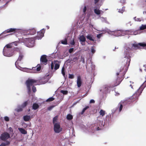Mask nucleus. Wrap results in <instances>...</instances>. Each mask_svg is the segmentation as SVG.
Listing matches in <instances>:
<instances>
[{"mask_svg":"<svg viewBox=\"0 0 146 146\" xmlns=\"http://www.w3.org/2000/svg\"><path fill=\"white\" fill-rule=\"evenodd\" d=\"M83 63H84V58H83Z\"/></svg>","mask_w":146,"mask_h":146,"instance_id":"13d9d810","label":"nucleus"},{"mask_svg":"<svg viewBox=\"0 0 146 146\" xmlns=\"http://www.w3.org/2000/svg\"><path fill=\"white\" fill-rule=\"evenodd\" d=\"M0 146H5V143H1V144L0 145Z\"/></svg>","mask_w":146,"mask_h":146,"instance_id":"5fc2aeb1","label":"nucleus"},{"mask_svg":"<svg viewBox=\"0 0 146 146\" xmlns=\"http://www.w3.org/2000/svg\"><path fill=\"white\" fill-rule=\"evenodd\" d=\"M10 142L9 141H7L5 143V146H6V145H9L10 144Z\"/></svg>","mask_w":146,"mask_h":146,"instance_id":"3c124183","label":"nucleus"},{"mask_svg":"<svg viewBox=\"0 0 146 146\" xmlns=\"http://www.w3.org/2000/svg\"><path fill=\"white\" fill-rule=\"evenodd\" d=\"M129 86L131 87V88L132 89H133V87L134 86V83L133 82H131V81L130 82V83L129 84Z\"/></svg>","mask_w":146,"mask_h":146,"instance_id":"c85d7f7f","label":"nucleus"},{"mask_svg":"<svg viewBox=\"0 0 146 146\" xmlns=\"http://www.w3.org/2000/svg\"><path fill=\"white\" fill-rule=\"evenodd\" d=\"M86 6H85L84 7V8L83 9V12L84 13H85L86 12Z\"/></svg>","mask_w":146,"mask_h":146,"instance_id":"603ef678","label":"nucleus"},{"mask_svg":"<svg viewBox=\"0 0 146 146\" xmlns=\"http://www.w3.org/2000/svg\"><path fill=\"white\" fill-rule=\"evenodd\" d=\"M54 100V98L53 97H50L48 99L46 100V102H50L53 101Z\"/></svg>","mask_w":146,"mask_h":146,"instance_id":"c756f323","label":"nucleus"},{"mask_svg":"<svg viewBox=\"0 0 146 146\" xmlns=\"http://www.w3.org/2000/svg\"><path fill=\"white\" fill-rule=\"evenodd\" d=\"M16 29L14 28H10L7 29V30L3 32L0 35V36L2 35L3 34H6L7 33H11L13 32H15Z\"/></svg>","mask_w":146,"mask_h":146,"instance_id":"ddd939ff","label":"nucleus"},{"mask_svg":"<svg viewBox=\"0 0 146 146\" xmlns=\"http://www.w3.org/2000/svg\"><path fill=\"white\" fill-rule=\"evenodd\" d=\"M36 31L34 29H31L28 30L27 31H25V33H26L25 35H34L36 33Z\"/></svg>","mask_w":146,"mask_h":146,"instance_id":"f8f14e48","label":"nucleus"},{"mask_svg":"<svg viewBox=\"0 0 146 146\" xmlns=\"http://www.w3.org/2000/svg\"><path fill=\"white\" fill-rule=\"evenodd\" d=\"M54 130L56 133H59L62 130V128L60 127L59 123H56L54 125Z\"/></svg>","mask_w":146,"mask_h":146,"instance_id":"423d86ee","label":"nucleus"},{"mask_svg":"<svg viewBox=\"0 0 146 146\" xmlns=\"http://www.w3.org/2000/svg\"><path fill=\"white\" fill-rule=\"evenodd\" d=\"M62 73L64 76H65V72H64V68L63 67L62 69Z\"/></svg>","mask_w":146,"mask_h":146,"instance_id":"e433bc0d","label":"nucleus"},{"mask_svg":"<svg viewBox=\"0 0 146 146\" xmlns=\"http://www.w3.org/2000/svg\"><path fill=\"white\" fill-rule=\"evenodd\" d=\"M91 51L92 54H94L95 52V50L94 46H92L91 48Z\"/></svg>","mask_w":146,"mask_h":146,"instance_id":"4c0bfd02","label":"nucleus"},{"mask_svg":"<svg viewBox=\"0 0 146 146\" xmlns=\"http://www.w3.org/2000/svg\"><path fill=\"white\" fill-rule=\"evenodd\" d=\"M113 34L116 36H121L122 35V32L121 30L115 31L113 32Z\"/></svg>","mask_w":146,"mask_h":146,"instance_id":"dca6fc26","label":"nucleus"},{"mask_svg":"<svg viewBox=\"0 0 146 146\" xmlns=\"http://www.w3.org/2000/svg\"><path fill=\"white\" fill-rule=\"evenodd\" d=\"M26 42L28 47H33L34 46L35 43L34 39L32 38H26Z\"/></svg>","mask_w":146,"mask_h":146,"instance_id":"0eeeda50","label":"nucleus"},{"mask_svg":"<svg viewBox=\"0 0 146 146\" xmlns=\"http://www.w3.org/2000/svg\"><path fill=\"white\" fill-rule=\"evenodd\" d=\"M36 68V67H33V69L35 70L34 71L35 72H36L37 71H39L41 70V67L39 64H38Z\"/></svg>","mask_w":146,"mask_h":146,"instance_id":"a211bd4d","label":"nucleus"},{"mask_svg":"<svg viewBox=\"0 0 146 146\" xmlns=\"http://www.w3.org/2000/svg\"><path fill=\"white\" fill-rule=\"evenodd\" d=\"M7 36V35H5L4 36H3V37H5L6 36Z\"/></svg>","mask_w":146,"mask_h":146,"instance_id":"bf43d9fd","label":"nucleus"},{"mask_svg":"<svg viewBox=\"0 0 146 146\" xmlns=\"http://www.w3.org/2000/svg\"><path fill=\"white\" fill-rule=\"evenodd\" d=\"M102 35L101 34H99L97 35V37L98 38H100V37Z\"/></svg>","mask_w":146,"mask_h":146,"instance_id":"8fccbe9b","label":"nucleus"},{"mask_svg":"<svg viewBox=\"0 0 146 146\" xmlns=\"http://www.w3.org/2000/svg\"><path fill=\"white\" fill-rule=\"evenodd\" d=\"M135 19L136 21H141V19L140 18H136V17H135Z\"/></svg>","mask_w":146,"mask_h":146,"instance_id":"49530a36","label":"nucleus"},{"mask_svg":"<svg viewBox=\"0 0 146 146\" xmlns=\"http://www.w3.org/2000/svg\"><path fill=\"white\" fill-rule=\"evenodd\" d=\"M4 119L6 121H8L9 120V117L7 116H5L4 117Z\"/></svg>","mask_w":146,"mask_h":146,"instance_id":"79ce46f5","label":"nucleus"},{"mask_svg":"<svg viewBox=\"0 0 146 146\" xmlns=\"http://www.w3.org/2000/svg\"><path fill=\"white\" fill-rule=\"evenodd\" d=\"M61 43L64 44H67V40L66 38H65L64 40H62L61 41Z\"/></svg>","mask_w":146,"mask_h":146,"instance_id":"72a5a7b5","label":"nucleus"},{"mask_svg":"<svg viewBox=\"0 0 146 146\" xmlns=\"http://www.w3.org/2000/svg\"><path fill=\"white\" fill-rule=\"evenodd\" d=\"M130 56H127V54L125 55L123 60L120 64V68L117 71L116 75L117 76L115 81L114 82L111 87H114L119 85L124 78V76L127 71L128 67L131 61Z\"/></svg>","mask_w":146,"mask_h":146,"instance_id":"f257e3e1","label":"nucleus"},{"mask_svg":"<svg viewBox=\"0 0 146 146\" xmlns=\"http://www.w3.org/2000/svg\"><path fill=\"white\" fill-rule=\"evenodd\" d=\"M75 42L74 39L72 41H71L70 43V44L71 45H74L75 44Z\"/></svg>","mask_w":146,"mask_h":146,"instance_id":"a18cd8bd","label":"nucleus"},{"mask_svg":"<svg viewBox=\"0 0 146 146\" xmlns=\"http://www.w3.org/2000/svg\"><path fill=\"white\" fill-rule=\"evenodd\" d=\"M146 29V25H142L140 27V30H143Z\"/></svg>","mask_w":146,"mask_h":146,"instance_id":"2f4dec72","label":"nucleus"},{"mask_svg":"<svg viewBox=\"0 0 146 146\" xmlns=\"http://www.w3.org/2000/svg\"><path fill=\"white\" fill-rule=\"evenodd\" d=\"M66 118L68 120H71L73 119V116L70 114H68Z\"/></svg>","mask_w":146,"mask_h":146,"instance_id":"bb28decb","label":"nucleus"},{"mask_svg":"<svg viewBox=\"0 0 146 146\" xmlns=\"http://www.w3.org/2000/svg\"><path fill=\"white\" fill-rule=\"evenodd\" d=\"M54 106H50L49 107H48L47 108V109L48 110H51L54 107Z\"/></svg>","mask_w":146,"mask_h":146,"instance_id":"a19ab883","label":"nucleus"},{"mask_svg":"<svg viewBox=\"0 0 146 146\" xmlns=\"http://www.w3.org/2000/svg\"><path fill=\"white\" fill-rule=\"evenodd\" d=\"M45 29H43L37 33V36L35 37V39H41L44 36Z\"/></svg>","mask_w":146,"mask_h":146,"instance_id":"6e6552de","label":"nucleus"},{"mask_svg":"<svg viewBox=\"0 0 146 146\" xmlns=\"http://www.w3.org/2000/svg\"><path fill=\"white\" fill-rule=\"evenodd\" d=\"M94 0V2H95V3L96 4V3H98L99 0Z\"/></svg>","mask_w":146,"mask_h":146,"instance_id":"6e6d98bb","label":"nucleus"},{"mask_svg":"<svg viewBox=\"0 0 146 146\" xmlns=\"http://www.w3.org/2000/svg\"><path fill=\"white\" fill-rule=\"evenodd\" d=\"M39 106L36 103L33 104V109L34 110H36L38 108Z\"/></svg>","mask_w":146,"mask_h":146,"instance_id":"5701e85b","label":"nucleus"},{"mask_svg":"<svg viewBox=\"0 0 146 146\" xmlns=\"http://www.w3.org/2000/svg\"><path fill=\"white\" fill-rule=\"evenodd\" d=\"M118 12L119 13H122L123 12V10L122 9H119V10Z\"/></svg>","mask_w":146,"mask_h":146,"instance_id":"864d4df0","label":"nucleus"},{"mask_svg":"<svg viewBox=\"0 0 146 146\" xmlns=\"http://www.w3.org/2000/svg\"><path fill=\"white\" fill-rule=\"evenodd\" d=\"M27 101H25L22 105L21 106L22 107V108H24L27 106Z\"/></svg>","mask_w":146,"mask_h":146,"instance_id":"473e14b6","label":"nucleus"},{"mask_svg":"<svg viewBox=\"0 0 146 146\" xmlns=\"http://www.w3.org/2000/svg\"><path fill=\"white\" fill-rule=\"evenodd\" d=\"M24 57V55L22 53H20L17 60L15 63V65L17 68H19V66L18 65V62L22 60Z\"/></svg>","mask_w":146,"mask_h":146,"instance_id":"9d476101","label":"nucleus"},{"mask_svg":"<svg viewBox=\"0 0 146 146\" xmlns=\"http://www.w3.org/2000/svg\"><path fill=\"white\" fill-rule=\"evenodd\" d=\"M54 62L55 63L54 69L55 70L58 69L60 67V64L59 61L57 60H54Z\"/></svg>","mask_w":146,"mask_h":146,"instance_id":"f3484780","label":"nucleus"},{"mask_svg":"<svg viewBox=\"0 0 146 146\" xmlns=\"http://www.w3.org/2000/svg\"><path fill=\"white\" fill-rule=\"evenodd\" d=\"M77 84L78 87H80L82 84V81L81 79V78L80 76H78L77 80Z\"/></svg>","mask_w":146,"mask_h":146,"instance_id":"2eb2a0df","label":"nucleus"},{"mask_svg":"<svg viewBox=\"0 0 146 146\" xmlns=\"http://www.w3.org/2000/svg\"><path fill=\"white\" fill-rule=\"evenodd\" d=\"M68 78L70 79H73L74 78V76L72 74H69Z\"/></svg>","mask_w":146,"mask_h":146,"instance_id":"ea45409f","label":"nucleus"},{"mask_svg":"<svg viewBox=\"0 0 146 146\" xmlns=\"http://www.w3.org/2000/svg\"><path fill=\"white\" fill-rule=\"evenodd\" d=\"M74 49L73 48H70L69 50V52L70 53H72L74 51Z\"/></svg>","mask_w":146,"mask_h":146,"instance_id":"37998d69","label":"nucleus"},{"mask_svg":"<svg viewBox=\"0 0 146 146\" xmlns=\"http://www.w3.org/2000/svg\"><path fill=\"white\" fill-rule=\"evenodd\" d=\"M89 108V107L88 106H87L86 107L84 108L82 111V112L81 113V114H83L85 112V111L87 109Z\"/></svg>","mask_w":146,"mask_h":146,"instance_id":"cd10ccee","label":"nucleus"},{"mask_svg":"<svg viewBox=\"0 0 146 146\" xmlns=\"http://www.w3.org/2000/svg\"><path fill=\"white\" fill-rule=\"evenodd\" d=\"M32 90H33V92H35L36 91V88L34 86H33Z\"/></svg>","mask_w":146,"mask_h":146,"instance_id":"c03bdc74","label":"nucleus"},{"mask_svg":"<svg viewBox=\"0 0 146 146\" xmlns=\"http://www.w3.org/2000/svg\"><path fill=\"white\" fill-rule=\"evenodd\" d=\"M13 52L15 53V52H19V54L20 53H21V50L19 48H17V47H14L13 48Z\"/></svg>","mask_w":146,"mask_h":146,"instance_id":"b1692460","label":"nucleus"},{"mask_svg":"<svg viewBox=\"0 0 146 146\" xmlns=\"http://www.w3.org/2000/svg\"><path fill=\"white\" fill-rule=\"evenodd\" d=\"M46 27H47V28L48 29H49V27L48 26H46Z\"/></svg>","mask_w":146,"mask_h":146,"instance_id":"4d7b16f0","label":"nucleus"},{"mask_svg":"<svg viewBox=\"0 0 146 146\" xmlns=\"http://www.w3.org/2000/svg\"><path fill=\"white\" fill-rule=\"evenodd\" d=\"M142 92V90L141 89H139L135 93L133 94L131 97V99L133 101H135L138 99L139 96L141 95Z\"/></svg>","mask_w":146,"mask_h":146,"instance_id":"39448f33","label":"nucleus"},{"mask_svg":"<svg viewBox=\"0 0 146 146\" xmlns=\"http://www.w3.org/2000/svg\"><path fill=\"white\" fill-rule=\"evenodd\" d=\"M13 48L12 44H10L6 45L4 47L3 49H6L9 50L10 49H13Z\"/></svg>","mask_w":146,"mask_h":146,"instance_id":"6ab92c4d","label":"nucleus"},{"mask_svg":"<svg viewBox=\"0 0 146 146\" xmlns=\"http://www.w3.org/2000/svg\"><path fill=\"white\" fill-rule=\"evenodd\" d=\"M10 137V135L7 132H5L1 135L0 139L2 140L5 141L9 138Z\"/></svg>","mask_w":146,"mask_h":146,"instance_id":"1a4fd4ad","label":"nucleus"},{"mask_svg":"<svg viewBox=\"0 0 146 146\" xmlns=\"http://www.w3.org/2000/svg\"><path fill=\"white\" fill-rule=\"evenodd\" d=\"M86 38L90 40L94 41V40L93 36L92 35H88L86 36Z\"/></svg>","mask_w":146,"mask_h":146,"instance_id":"aec40b11","label":"nucleus"},{"mask_svg":"<svg viewBox=\"0 0 146 146\" xmlns=\"http://www.w3.org/2000/svg\"><path fill=\"white\" fill-rule=\"evenodd\" d=\"M3 55L6 56L11 57L14 54L13 49H3Z\"/></svg>","mask_w":146,"mask_h":146,"instance_id":"7ed1b4c3","label":"nucleus"},{"mask_svg":"<svg viewBox=\"0 0 146 146\" xmlns=\"http://www.w3.org/2000/svg\"><path fill=\"white\" fill-rule=\"evenodd\" d=\"M18 129L22 134H26L27 133V131L23 128H19Z\"/></svg>","mask_w":146,"mask_h":146,"instance_id":"412c9836","label":"nucleus"},{"mask_svg":"<svg viewBox=\"0 0 146 146\" xmlns=\"http://www.w3.org/2000/svg\"><path fill=\"white\" fill-rule=\"evenodd\" d=\"M118 106L119 107V111L120 112L121 111V110H122V109L123 108V105L122 104H121L120 103H119L118 105Z\"/></svg>","mask_w":146,"mask_h":146,"instance_id":"c9c22d12","label":"nucleus"},{"mask_svg":"<svg viewBox=\"0 0 146 146\" xmlns=\"http://www.w3.org/2000/svg\"><path fill=\"white\" fill-rule=\"evenodd\" d=\"M146 46V44L145 43H138V44L134 43L131 45V49L135 50L140 49V47Z\"/></svg>","mask_w":146,"mask_h":146,"instance_id":"20e7f679","label":"nucleus"},{"mask_svg":"<svg viewBox=\"0 0 146 146\" xmlns=\"http://www.w3.org/2000/svg\"><path fill=\"white\" fill-rule=\"evenodd\" d=\"M105 111L103 110H101L99 112L100 115L103 116L105 115Z\"/></svg>","mask_w":146,"mask_h":146,"instance_id":"a878e982","label":"nucleus"},{"mask_svg":"<svg viewBox=\"0 0 146 146\" xmlns=\"http://www.w3.org/2000/svg\"><path fill=\"white\" fill-rule=\"evenodd\" d=\"M60 92L63 94L64 95H66L68 93V91L67 90H61Z\"/></svg>","mask_w":146,"mask_h":146,"instance_id":"f704fd0d","label":"nucleus"},{"mask_svg":"<svg viewBox=\"0 0 146 146\" xmlns=\"http://www.w3.org/2000/svg\"><path fill=\"white\" fill-rule=\"evenodd\" d=\"M95 102V101L93 99L91 100L90 101V104H94Z\"/></svg>","mask_w":146,"mask_h":146,"instance_id":"09e8293b","label":"nucleus"},{"mask_svg":"<svg viewBox=\"0 0 146 146\" xmlns=\"http://www.w3.org/2000/svg\"><path fill=\"white\" fill-rule=\"evenodd\" d=\"M58 119V116H56L54 117L53 118V123L54 124V125L55 123V122H56L57 121V120Z\"/></svg>","mask_w":146,"mask_h":146,"instance_id":"7c9ffc66","label":"nucleus"},{"mask_svg":"<svg viewBox=\"0 0 146 146\" xmlns=\"http://www.w3.org/2000/svg\"><path fill=\"white\" fill-rule=\"evenodd\" d=\"M36 80L33 79H29L26 81L25 84L26 85L29 94H30L31 92V87L33 84L34 83H36Z\"/></svg>","mask_w":146,"mask_h":146,"instance_id":"f03ea898","label":"nucleus"},{"mask_svg":"<svg viewBox=\"0 0 146 146\" xmlns=\"http://www.w3.org/2000/svg\"><path fill=\"white\" fill-rule=\"evenodd\" d=\"M79 39L82 45H84L85 44V42L86 41V38L84 35L80 36L79 38Z\"/></svg>","mask_w":146,"mask_h":146,"instance_id":"4468645a","label":"nucleus"},{"mask_svg":"<svg viewBox=\"0 0 146 146\" xmlns=\"http://www.w3.org/2000/svg\"><path fill=\"white\" fill-rule=\"evenodd\" d=\"M31 119V117L29 115H26L23 116L24 120L25 121H29Z\"/></svg>","mask_w":146,"mask_h":146,"instance_id":"4be33fe9","label":"nucleus"},{"mask_svg":"<svg viewBox=\"0 0 146 146\" xmlns=\"http://www.w3.org/2000/svg\"><path fill=\"white\" fill-rule=\"evenodd\" d=\"M94 12L95 14L97 15H99L101 13V11L99 9H95L94 10Z\"/></svg>","mask_w":146,"mask_h":146,"instance_id":"393cba45","label":"nucleus"},{"mask_svg":"<svg viewBox=\"0 0 146 146\" xmlns=\"http://www.w3.org/2000/svg\"><path fill=\"white\" fill-rule=\"evenodd\" d=\"M47 56L45 55L42 56L40 58V61L42 64L46 65L48 62V60L46 58Z\"/></svg>","mask_w":146,"mask_h":146,"instance_id":"9b49d317","label":"nucleus"},{"mask_svg":"<svg viewBox=\"0 0 146 146\" xmlns=\"http://www.w3.org/2000/svg\"><path fill=\"white\" fill-rule=\"evenodd\" d=\"M23 108H22V107H21V108H19L17 109L16 110V111L18 112H20V111H22V110H23Z\"/></svg>","mask_w":146,"mask_h":146,"instance_id":"58836bf2","label":"nucleus"},{"mask_svg":"<svg viewBox=\"0 0 146 146\" xmlns=\"http://www.w3.org/2000/svg\"><path fill=\"white\" fill-rule=\"evenodd\" d=\"M54 64L53 63V62H52L51 64V68L52 70L54 68Z\"/></svg>","mask_w":146,"mask_h":146,"instance_id":"de8ad7c7","label":"nucleus"}]
</instances>
